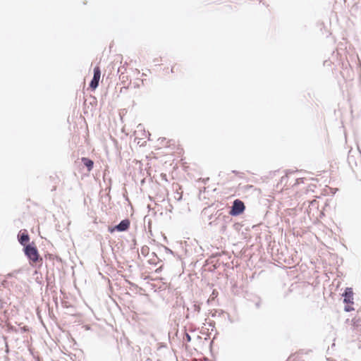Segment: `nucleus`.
<instances>
[{"mask_svg": "<svg viewBox=\"0 0 361 361\" xmlns=\"http://www.w3.org/2000/svg\"><path fill=\"white\" fill-rule=\"evenodd\" d=\"M25 255L30 259L31 265L36 264L38 262H42V259L39 257L38 250L36 247L31 245H27L24 249Z\"/></svg>", "mask_w": 361, "mask_h": 361, "instance_id": "1", "label": "nucleus"}, {"mask_svg": "<svg viewBox=\"0 0 361 361\" xmlns=\"http://www.w3.org/2000/svg\"><path fill=\"white\" fill-rule=\"evenodd\" d=\"M344 297L343 302L346 304L344 307L345 312H351L354 310V307H353V290L352 288H346L344 293L343 294Z\"/></svg>", "mask_w": 361, "mask_h": 361, "instance_id": "2", "label": "nucleus"}, {"mask_svg": "<svg viewBox=\"0 0 361 361\" xmlns=\"http://www.w3.org/2000/svg\"><path fill=\"white\" fill-rule=\"evenodd\" d=\"M350 331L352 336H357L361 334V317L355 315L350 320Z\"/></svg>", "mask_w": 361, "mask_h": 361, "instance_id": "3", "label": "nucleus"}, {"mask_svg": "<svg viewBox=\"0 0 361 361\" xmlns=\"http://www.w3.org/2000/svg\"><path fill=\"white\" fill-rule=\"evenodd\" d=\"M245 208V204L241 200H235L233 202V204L230 212V214L233 216L239 215L244 212Z\"/></svg>", "mask_w": 361, "mask_h": 361, "instance_id": "4", "label": "nucleus"}, {"mask_svg": "<svg viewBox=\"0 0 361 361\" xmlns=\"http://www.w3.org/2000/svg\"><path fill=\"white\" fill-rule=\"evenodd\" d=\"M101 78V71L99 66H96L94 68L93 78L90 83V87L94 90L99 85V82Z\"/></svg>", "mask_w": 361, "mask_h": 361, "instance_id": "5", "label": "nucleus"}, {"mask_svg": "<svg viewBox=\"0 0 361 361\" xmlns=\"http://www.w3.org/2000/svg\"><path fill=\"white\" fill-rule=\"evenodd\" d=\"M130 222L128 219H124L120 222L119 224L115 226L114 229L117 230L118 231H127L130 227Z\"/></svg>", "mask_w": 361, "mask_h": 361, "instance_id": "6", "label": "nucleus"}, {"mask_svg": "<svg viewBox=\"0 0 361 361\" xmlns=\"http://www.w3.org/2000/svg\"><path fill=\"white\" fill-rule=\"evenodd\" d=\"M18 240L20 243L23 245H25L30 240V237L28 234L25 232H20V233L18 235Z\"/></svg>", "mask_w": 361, "mask_h": 361, "instance_id": "7", "label": "nucleus"}, {"mask_svg": "<svg viewBox=\"0 0 361 361\" xmlns=\"http://www.w3.org/2000/svg\"><path fill=\"white\" fill-rule=\"evenodd\" d=\"M82 161L83 162V164L87 166V169L89 171H90L92 170V169L93 168V161L90 159H89L88 158H85V157H83L82 158Z\"/></svg>", "mask_w": 361, "mask_h": 361, "instance_id": "8", "label": "nucleus"}, {"mask_svg": "<svg viewBox=\"0 0 361 361\" xmlns=\"http://www.w3.org/2000/svg\"><path fill=\"white\" fill-rule=\"evenodd\" d=\"M195 309L199 312L200 310V306H196L195 305Z\"/></svg>", "mask_w": 361, "mask_h": 361, "instance_id": "9", "label": "nucleus"}, {"mask_svg": "<svg viewBox=\"0 0 361 361\" xmlns=\"http://www.w3.org/2000/svg\"><path fill=\"white\" fill-rule=\"evenodd\" d=\"M126 79H128V76H125V75H123V76H122V79H123V80H126Z\"/></svg>", "mask_w": 361, "mask_h": 361, "instance_id": "10", "label": "nucleus"}, {"mask_svg": "<svg viewBox=\"0 0 361 361\" xmlns=\"http://www.w3.org/2000/svg\"><path fill=\"white\" fill-rule=\"evenodd\" d=\"M126 79H128V76H125V75H123V76H122V79H123V80H126Z\"/></svg>", "mask_w": 361, "mask_h": 361, "instance_id": "11", "label": "nucleus"}, {"mask_svg": "<svg viewBox=\"0 0 361 361\" xmlns=\"http://www.w3.org/2000/svg\"><path fill=\"white\" fill-rule=\"evenodd\" d=\"M358 347H359V348H360V347H361V341H359Z\"/></svg>", "mask_w": 361, "mask_h": 361, "instance_id": "12", "label": "nucleus"}]
</instances>
